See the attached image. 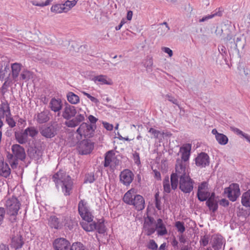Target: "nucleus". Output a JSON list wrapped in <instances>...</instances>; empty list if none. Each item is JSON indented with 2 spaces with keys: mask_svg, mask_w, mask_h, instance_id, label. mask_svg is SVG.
I'll return each mask as SVG.
<instances>
[{
  "mask_svg": "<svg viewBox=\"0 0 250 250\" xmlns=\"http://www.w3.org/2000/svg\"><path fill=\"white\" fill-rule=\"evenodd\" d=\"M164 97L167 99L168 101L171 102L172 104L177 105L179 108L180 106L178 104V100L173 97L171 94H166Z\"/></svg>",
  "mask_w": 250,
  "mask_h": 250,
  "instance_id": "48",
  "label": "nucleus"
},
{
  "mask_svg": "<svg viewBox=\"0 0 250 250\" xmlns=\"http://www.w3.org/2000/svg\"><path fill=\"white\" fill-rule=\"evenodd\" d=\"M209 156L204 152L199 154L195 159V164L197 166L205 167L209 164Z\"/></svg>",
  "mask_w": 250,
  "mask_h": 250,
  "instance_id": "19",
  "label": "nucleus"
},
{
  "mask_svg": "<svg viewBox=\"0 0 250 250\" xmlns=\"http://www.w3.org/2000/svg\"><path fill=\"white\" fill-rule=\"evenodd\" d=\"M124 202L129 205H133L137 210H142L145 208V200L140 195L136 194L135 190L131 188L124 195Z\"/></svg>",
  "mask_w": 250,
  "mask_h": 250,
  "instance_id": "3",
  "label": "nucleus"
},
{
  "mask_svg": "<svg viewBox=\"0 0 250 250\" xmlns=\"http://www.w3.org/2000/svg\"><path fill=\"white\" fill-rule=\"evenodd\" d=\"M96 180L93 172H90L85 174L84 183H92Z\"/></svg>",
  "mask_w": 250,
  "mask_h": 250,
  "instance_id": "43",
  "label": "nucleus"
},
{
  "mask_svg": "<svg viewBox=\"0 0 250 250\" xmlns=\"http://www.w3.org/2000/svg\"><path fill=\"white\" fill-rule=\"evenodd\" d=\"M169 29L170 27L169 26H167V27L160 26L157 29L158 34L160 36H164L168 32Z\"/></svg>",
  "mask_w": 250,
  "mask_h": 250,
  "instance_id": "46",
  "label": "nucleus"
},
{
  "mask_svg": "<svg viewBox=\"0 0 250 250\" xmlns=\"http://www.w3.org/2000/svg\"><path fill=\"white\" fill-rule=\"evenodd\" d=\"M5 214L4 208L0 207V226L2 224Z\"/></svg>",
  "mask_w": 250,
  "mask_h": 250,
  "instance_id": "57",
  "label": "nucleus"
},
{
  "mask_svg": "<svg viewBox=\"0 0 250 250\" xmlns=\"http://www.w3.org/2000/svg\"><path fill=\"white\" fill-rule=\"evenodd\" d=\"M49 226L57 229H62L63 226L62 218H58L55 216H51L48 221Z\"/></svg>",
  "mask_w": 250,
  "mask_h": 250,
  "instance_id": "21",
  "label": "nucleus"
},
{
  "mask_svg": "<svg viewBox=\"0 0 250 250\" xmlns=\"http://www.w3.org/2000/svg\"><path fill=\"white\" fill-rule=\"evenodd\" d=\"M8 79V78H7ZM10 82L8 81V80H6L3 84H2L1 88L0 89V92L2 96H4L5 93L8 90V88L9 86Z\"/></svg>",
  "mask_w": 250,
  "mask_h": 250,
  "instance_id": "45",
  "label": "nucleus"
},
{
  "mask_svg": "<svg viewBox=\"0 0 250 250\" xmlns=\"http://www.w3.org/2000/svg\"><path fill=\"white\" fill-rule=\"evenodd\" d=\"M15 136L17 141L20 144H24L28 141V135L25 130L22 132H16Z\"/></svg>",
  "mask_w": 250,
  "mask_h": 250,
  "instance_id": "25",
  "label": "nucleus"
},
{
  "mask_svg": "<svg viewBox=\"0 0 250 250\" xmlns=\"http://www.w3.org/2000/svg\"><path fill=\"white\" fill-rule=\"evenodd\" d=\"M11 170L8 165L2 162L0 164V175L4 177L7 178L9 176Z\"/></svg>",
  "mask_w": 250,
  "mask_h": 250,
  "instance_id": "30",
  "label": "nucleus"
},
{
  "mask_svg": "<svg viewBox=\"0 0 250 250\" xmlns=\"http://www.w3.org/2000/svg\"><path fill=\"white\" fill-rule=\"evenodd\" d=\"M231 130L233 131V132L236 133L237 134L239 135H241L243 136L244 137V136L247 135V134L244 133L243 132H242L241 130L237 128L234 127H230Z\"/></svg>",
  "mask_w": 250,
  "mask_h": 250,
  "instance_id": "59",
  "label": "nucleus"
},
{
  "mask_svg": "<svg viewBox=\"0 0 250 250\" xmlns=\"http://www.w3.org/2000/svg\"><path fill=\"white\" fill-rule=\"evenodd\" d=\"M184 165L181 160H177L176 165V171L175 173H172L170 175V184L171 188L175 190L178 185V179L180 180V176L182 175V172L183 171Z\"/></svg>",
  "mask_w": 250,
  "mask_h": 250,
  "instance_id": "7",
  "label": "nucleus"
},
{
  "mask_svg": "<svg viewBox=\"0 0 250 250\" xmlns=\"http://www.w3.org/2000/svg\"><path fill=\"white\" fill-rule=\"evenodd\" d=\"M149 132L152 133L155 138H159L160 136H162V133L159 130H156L153 128H150L148 131Z\"/></svg>",
  "mask_w": 250,
  "mask_h": 250,
  "instance_id": "52",
  "label": "nucleus"
},
{
  "mask_svg": "<svg viewBox=\"0 0 250 250\" xmlns=\"http://www.w3.org/2000/svg\"><path fill=\"white\" fill-rule=\"evenodd\" d=\"M225 240L221 235H216L211 241L212 247L214 250H223Z\"/></svg>",
  "mask_w": 250,
  "mask_h": 250,
  "instance_id": "18",
  "label": "nucleus"
},
{
  "mask_svg": "<svg viewBox=\"0 0 250 250\" xmlns=\"http://www.w3.org/2000/svg\"><path fill=\"white\" fill-rule=\"evenodd\" d=\"M70 250H84V249L81 243H76L72 244Z\"/></svg>",
  "mask_w": 250,
  "mask_h": 250,
  "instance_id": "51",
  "label": "nucleus"
},
{
  "mask_svg": "<svg viewBox=\"0 0 250 250\" xmlns=\"http://www.w3.org/2000/svg\"><path fill=\"white\" fill-rule=\"evenodd\" d=\"M179 180V189L184 193H189L193 189L194 181L190 178L185 166Z\"/></svg>",
  "mask_w": 250,
  "mask_h": 250,
  "instance_id": "4",
  "label": "nucleus"
},
{
  "mask_svg": "<svg viewBox=\"0 0 250 250\" xmlns=\"http://www.w3.org/2000/svg\"><path fill=\"white\" fill-rule=\"evenodd\" d=\"M93 217L90 216V219H83L84 221L81 223L82 228L86 231H93L95 229V222L93 221Z\"/></svg>",
  "mask_w": 250,
  "mask_h": 250,
  "instance_id": "23",
  "label": "nucleus"
},
{
  "mask_svg": "<svg viewBox=\"0 0 250 250\" xmlns=\"http://www.w3.org/2000/svg\"><path fill=\"white\" fill-rule=\"evenodd\" d=\"M62 222L63 224V226L68 228L69 229H71L73 228V222L69 218L65 216L62 217Z\"/></svg>",
  "mask_w": 250,
  "mask_h": 250,
  "instance_id": "39",
  "label": "nucleus"
},
{
  "mask_svg": "<svg viewBox=\"0 0 250 250\" xmlns=\"http://www.w3.org/2000/svg\"><path fill=\"white\" fill-rule=\"evenodd\" d=\"M143 229L146 232L147 235H150L154 233L156 230V223L154 218L150 216H147L145 219Z\"/></svg>",
  "mask_w": 250,
  "mask_h": 250,
  "instance_id": "13",
  "label": "nucleus"
},
{
  "mask_svg": "<svg viewBox=\"0 0 250 250\" xmlns=\"http://www.w3.org/2000/svg\"><path fill=\"white\" fill-rule=\"evenodd\" d=\"M175 227L178 231L180 233H183L185 231V227L184 222L181 221H177L175 223Z\"/></svg>",
  "mask_w": 250,
  "mask_h": 250,
  "instance_id": "47",
  "label": "nucleus"
},
{
  "mask_svg": "<svg viewBox=\"0 0 250 250\" xmlns=\"http://www.w3.org/2000/svg\"><path fill=\"white\" fill-rule=\"evenodd\" d=\"M218 49L219 53L224 56V54H227V49L226 47L223 45H219L218 47Z\"/></svg>",
  "mask_w": 250,
  "mask_h": 250,
  "instance_id": "60",
  "label": "nucleus"
},
{
  "mask_svg": "<svg viewBox=\"0 0 250 250\" xmlns=\"http://www.w3.org/2000/svg\"><path fill=\"white\" fill-rule=\"evenodd\" d=\"M12 77L14 80L18 81L19 72L21 70V64L18 63H14L11 64Z\"/></svg>",
  "mask_w": 250,
  "mask_h": 250,
  "instance_id": "29",
  "label": "nucleus"
},
{
  "mask_svg": "<svg viewBox=\"0 0 250 250\" xmlns=\"http://www.w3.org/2000/svg\"><path fill=\"white\" fill-rule=\"evenodd\" d=\"M78 211L81 217L83 219H90L92 216L87 206V202L84 200H81L78 204Z\"/></svg>",
  "mask_w": 250,
  "mask_h": 250,
  "instance_id": "14",
  "label": "nucleus"
},
{
  "mask_svg": "<svg viewBox=\"0 0 250 250\" xmlns=\"http://www.w3.org/2000/svg\"><path fill=\"white\" fill-rule=\"evenodd\" d=\"M164 190L165 192L169 193L170 192V185L168 177H167L163 181Z\"/></svg>",
  "mask_w": 250,
  "mask_h": 250,
  "instance_id": "41",
  "label": "nucleus"
},
{
  "mask_svg": "<svg viewBox=\"0 0 250 250\" xmlns=\"http://www.w3.org/2000/svg\"><path fill=\"white\" fill-rule=\"evenodd\" d=\"M157 229V233L159 235L163 236L167 234V231L163 223L162 219L159 218L157 219L156 223V229Z\"/></svg>",
  "mask_w": 250,
  "mask_h": 250,
  "instance_id": "26",
  "label": "nucleus"
},
{
  "mask_svg": "<svg viewBox=\"0 0 250 250\" xmlns=\"http://www.w3.org/2000/svg\"><path fill=\"white\" fill-rule=\"evenodd\" d=\"M162 49L165 53L168 54L169 57H171L172 56L173 52L170 48L164 47Z\"/></svg>",
  "mask_w": 250,
  "mask_h": 250,
  "instance_id": "64",
  "label": "nucleus"
},
{
  "mask_svg": "<svg viewBox=\"0 0 250 250\" xmlns=\"http://www.w3.org/2000/svg\"><path fill=\"white\" fill-rule=\"evenodd\" d=\"M153 65V61L152 58H149L146 59L145 63L144 66L146 67L147 69H151Z\"/></svg>",
  "mask_w": 250,
  "mask_h": 250,
  "instance_id": "53",
  "label": "nucleus"
},
{
  "mask_svg": "<svg viewBox=\"0 0 250 250\" xmlns=\"http://www.w3.org/2000/svg\"><path fill=\"white\" fill-rule=\"evenodd\" d=\"M11 150L14 154V160L11 162V166L13 168H16L18 164V160L24 161L26 157L24 148L19 144L12 146Z\"/></svg>",
  "mask_w": 250,
  "mask_h": 250,
  "instance_id": "6",
  "label": "nucleus"
},
{
  "mask_svg": "<svg viewBox=\"0 0 250 250\" xmlns=\"http://www.w3.org/2000/svg\"><path fill=\"white\" fill-rule=\"evenodd\" d=\"M77 112L74 106L67 104L63 109L62 116L64 119L69 121L75 117Z\"/></svg>",
  "mask_w": 250,
  "mask_h": 250,
  "instance_id": "16",
  "label": "nucleus"
},
{
  "mask_svg": "<svg viewBox=\"0 0 250 250\" xmlns=\"http://www.w3.org/2000/svg\"><path fill=\"white\" fill-rule=\"evenodd\" d=\"M96 228L95 230H97L99 233H104L105 231V228L104 224L102 222H100L98 224L95 223Z\"/></svg>",
  "mask_w": 250,
  "mask_h": 250,
  "instance_id": "44",
  "label": "nucleus"
},
{
  "mask_svg": "<svg viewBox=\"0 0 250 250\" xmlns=\"http://www.w3.org/2000/svg\"><path fill=\"white\" fill-rule=\"evenodd\" d=\"M206 205L210 210L215 212L218 208V203L217 201H211L210 199H208L206 202Z\"/></svg>",
  "mask_w": 250,
  "mask_h": 250,
  "instance_id": "35",
  "label": "nucleus"
},
{
  "mask_svg": "<svg viewBox=\"0 0 250 250\" xmlns=\"http://www.w3.org/2000/svg\"><path fill=\"white\" fill-rule=\"evenodd\" d=\"M62 104L61 100L52 98L49 104V106L52 111L57 112L62 108Z\"/></svg>",
  "mask_w": 250,
  "mask_h": 250,
  "instance_id": "24",
  "label": "nucleus"
},
{
  "mask_svg": "<svg viewBox=\"0 0 250 250\" xmlns=\"http://www.w3.org/2000/svg\"><path fill=\"white\" fill-rule=\"evenodd\" d=\"M92 80L95 83H96V82L98 81L100 82L101 84H105L107 85H111L112 84L111 80L108 78L105 75H100L99 76H96L94 77Z\"/></svg>",
  "mask_w": 250,
  "mask_h": 250,
  "instance_id": "27",
  "label": "nucleus"
},
{
  "mask_svg": "<svg viewBox=\"0 0 250 250\" xmlns=\"http://www.w3.org/2000/svg\"><path fill=\"white\" fill-rule=\"evenodd\" d=\"M241 203L245 207H250V189L243 193Z\"/></svg>",
  "mask_w": 250,
  "mask_h": 250,
  "instance_id": "31",
  "label": "nucleus"
},
{
  "mask_svg": "<svg viewBox=\"0 0 250 250\" xmlns=\"http://www.w3.org/2000/svg\"><path fill=\"white\" fill-rule=\"evenodd\" d=\"M50 112L48 110H44L38 113L36 115L35 119L39 124H43L47 123L50 120Z\"/></svg>",
  "mask_w": 250,
  "mask_h": 250,
  "instance_id": "22",
  "label": "nucleus"
},
{
  "mask_svg": "<svg viewBox=\"0 0 250 250\" xmlns=\"http://www.w3.org/2000/svg\"><path fill=\"white\" fill-rule=\"evenodd\" d=\"M190 149L191 145L190 144H187L186 146L180 148V151L182 152L181 158L184 162H186L188 160Z\"/></svg>",
  "mask_w": 250,
  "mask_h": 250,
  "instance_id": "28",
  "label": "nucleus"
},
{
  "mask_svg": "<svg viewBox=\"0 0 250 250\" xmlns=\"http://www.w3.org/2000/svg\"><path fill=\"white\" fill-rule=\"evenodd\" d=\"M114 153L112 150H110L106 152L104 158V166L105 167H107L110 166V163L112 161V159L114 157Z\"/></svg>",
  "mask_w": 250,
  "mask_h": 250,
  "instance_id": "34",
  "label": "nucleus"
},
{
  "mask_svg": "<svg viewBox=\"0 0 250 250\" xmlns=\"http://www.w3.org/2000/svg\"><path fill=\"white\" fill-rule=\"evenodd\" d=\"M30 74L29 71H24L21 74L20 79L22 80H28L30 79Z\"/></svg>",
  "mask_w": 250,
  "mask_h": 250,
  "instance_id": "56",
  "label": "nucleus"
},
{
  "mask_svg": "<svg viewBox=\"0 0 250 250\" xmlns=\"http://www.w3.org/2000/svg\"><path fill=\"white\" fill-rule=\"evenodd\" d=\"M93 148V143L89 140H83L78 145L77 149L80 154L86 155L89 154Z\"/></svg>",
  "mask_w": 250,
  "mask_h": 250,
  "instance_id": "12",
  "label": "nucleus"
},
{
  "mask_svg": "<svg viewBox=\"0 0 250 250\" xmlns=\"http://www.w3.org/2000/svg\"><path fill=\"white\" fill-rule=\"evenodd\" d=\"M147 248L152 250H157L158 246L155 241L153 239L150 240L147 246Z\"/></svg>",
  "mask_w": 250,
  "mask_h": 250,
  "instance_id": "55",
  "label": "nucleus"
},
{
  "mask_svg": "<svg viewBox=\"0 0 250 250\" xmlns=\"http://www.w3.org/2000/svg\"><path fill=\"white\" fill-rule=\"evenodd\" d=\"M23 244L24 241L21 235L18 232L15 233L11 239V247L17 250L21 248Z\"/></svg>",
  "mask_w": 250,
  "mask_h": 250,
  "instance_id": "20",
  "label": "nucleus"
},
{
  "mask_svg": "<svg viewBox=\"0 0 250 250\" xmlns=\"http://www.w3.org/2000/svg\"><path fill=\"white\" fill-rule=\"evenodd\" d=\"M65 10V7H62L60 5H55L52 6L51 8V11L52 12H55L58 13L62 12V11L64 12Z\"/></svg>",
  "mask_w": 250,
  "mask_h": 250,
  "instance_id": "49",
  "label": "nucleus"
},
{
  "mask_svg": "<svg viewBox=\"0 0 250 250\" xmlns=\"http://www.w3.org/2000/svg\"><path fill=\"white\" fill-rule=\"evenodd\" d=\"M207 183L205 182H202L199 186L198 188V191H205L204 190L207 188Z\"/></svg>",
  "mask_w": 250,
  "mask_h": 250,
  "instance_id": "58",
  "label": "nucleus"
},
{
  "mask_svg": "<svg viewBox=\"0 0 250 250\" xmlns=\"http://www.w3.org/2000/svg\"><path fill=\"white\" fill-rule=\"evenodd\" d=\"M134 178L133 173L129 169H125L120 175V181L125 186H128Z\"/></svg>",
  "mask_w": 250,
  "mask_h": 250,
  "instance_id": "15",
  "label": "nucleus"
},
{
  "mask_svg": "<svg viewBox=\"0 0 250 250\" xmlns=\"http://www.w3.org/2000/svg\"><path fill=\"white\" fill-rule=\"evenodd\" d=\"M197 195L199 200L200 201H207L209 196V193L206 191H197Z\"/></svg>",
  "mask_w": 250,
  "mask_h": 250,
  "instance_id": "37",
  "label": "nucleus"
},
{
  "mask_svg": "<svg viewBox=\"0 0 250 250\" xmlns=\"http://www.w3.org/2000/svg\"><path fill=\"white\" fill-rule=\"evenodd\" d=\"M96 128V126L95 125L83 123L80 125L76 132L81 136H83L85 138H90L93 136Z\"/></svg>",
  "mask_w": 250,
  "mask_h": 250,
  "instance_id": "8",
  "label": "nucleus"
},
{
  "mask_svg": "<svg viewBox=\"0 0 250 250\" xmlns=\"http://www.w3.org/2000/svg\"><path fill=\"white\" fill-rule=\"evenodd\" d=\"M222 15V11L220 10V8H219L217 12H215L214 13H213L210 15L206 16L203 17L201 19H200L199 20V21L200 22H204L205 21H206L215 17V16H218L220 17Z\"/></svg>",
  "mask_w": 250,
  "mask_h": 250,
  "instance_id": "38",
  "label": "nucleus"
},
{
  "mask_svg": "<svg viewBox=\"0 0 250 250\" xmlns=\"http://www.w3.org/2000/svg\"><path fill=\"white\" fill-rule=\"evenodd\" d=\"M208 241H209V238H208V236L204 235V236L201 237L200 240V243L201 245L205 247V246H206L208 244Z\"/></svg>",
  "mask_w": 250,
  "mask_h": 250,
  "instance_id": "54",
  "label": "nucleus"
},
{
  "mask_svg": "<svg viewBox=\"0 0 250 250\" xmlns=\"http://www.w3.org/2000/svg\"><path fill=\"white\" fill-rule=\"evenodd\" d=\"M103 125L104 127L107 130H112L113 128V126L112 125L106 122H103Z\"/></svg>",
  "mask_w": 250,
  "mask_h": 250,
  "instance_id": "62",
  "label": "nucleus"
},
{
  "mask_svg": "<svg viewBox=\"0 0 250 250\" xmlns=\"http://www.w3.org/2000/svg\"><path fill=\"white\" fill-rule=\"evenodd\" d=\"M233 28L230 22L222 23L219 26H217L215 30V34L217 36L222 38L227 43H234L236 47L243 48L246 44V39L244 35H240L235 40L233 39V34L232 30Z\"/></svg>",
  "mask_w": 250,
  "mask_h": 250,
  "instance_id": "1",
  "label": "nucleus"
},
{
  "mask_svg": "<svg viewBox=\"0 0 250 250\" xmlns=\"http://www.w3.org/2000/svg\"><path fill=\"white\" fill-rule=\"evenodd\" d=\"M33 151L35 154V155L34 156V158L38 159L39 157L42 156V153L39 149L35 147L33 149Z\"/></svg>",
  "mask_w": 250,
  "mask_h": 250,
  "instance_id": "61",
  "label": "nucleus"
},
{
  "mask_svg": "<svg viewBox=\"0 0 250 250\" xmlns=\"http://www.w3.org/2000/svg\"><path fill=\"white\" fill-rule=\"evenodd\" d=\"M88 120L90 121V125H94L98 121V119L93 116V115H89L88 117Z\"/></svg>",
  "mask_w": 250,
  "mask_h": 250,
  "instance_id": "63",
  "label": "nucleus"
},
{
  "mask_svg": "<svg viewBox=\"0 0 250 250\" xmlns=\"http://www.w3.org/2000/svg\"><path fill=\"white\" fill-rule=\"evenodd\" d=\"M52 179L56 187H58L59 185H61L65 195L70 194L73 186V182L69 175L63 170H60L53 175Z\"/></svg>",
  "mask_w": 250,
  "mask_h": 250,
  "instance_id": "2",
  "label": "nucleus"
},
{
  "mask_svg": "<svg viewBox=\"0 0 250 250\" xmlns=\"http://www.w3.org/2000/svg\"><path fill=\"white\" fill-rule=\"evenodd\" d=\"M55 250H70V243L64 238L56 239L53 243Z\"/></svg>",
  "mask_w": 250,
  "mask_h": 250,
  "instance_id": "17",
  "label": "nucleus"
},
{
  "mask_svg": "<svg viewBox=\"0 0 250 250\" xmlns=\"http://www.w3.org/2000/svg\"><path fill=\"white\" fill-rule=\"evenodd\" d=\"M5 116H6V122L11 127H14L16 125V123L14 120L11 118V114L10 115H8V113H6Z\"/></svg>",
  "mask_w": 250,
  "mask_h": 250,
  "instance_id": "50",
  "label": "nucleus"
},
{
  "mask_svg": "<svg viewBox=\"0 0 250 250\" xmlns=\"http://www.w3.org/2000/svg\"><path fill=\"white\" fill-rule=\"evenodd\" d=\"M68 101L71 104H76L80 101L79 97L72 92H69L67 94Z\"/></svg>",
  "mask_w": 250,
  "mask_h": 250,
  "instance_id": "33",
  "label": "nucleus"
},
{
  "mask_svg": "<svg viewBox=\"0 0 250 250\" xmlns=\"http://www.w3.org/2000/svg\"><path fill=\"white\" fill-rule=\"evenodd\" d=\"M215 139L218 143L221 145H226L229 140L227 136L222 133H220L218 136H216Z\"/></svg>",
  "mask_w": 250,
  "mask_h": 250,
  "instance_id": "36",
  "label": "nucleus"
},
{
  "mask_svg": "<svg viewBox=\"0 0 250 250\" xmlns=\"http://www.w3.org/2000/svg\"><path fill=\"white\" fill-rule=\"evenodd\" d=\"M224 194L231 201H235L240 195L239 186L236 183L231 184L224 189Z\"/></svg>",
  "mask_w": 250,
  "mask_h": 250,
  "instance_id": "9",
  "label": "nucleus"
},
{
  "mask_svg": "<svg viewBox=\"0 0 250 250\" xmlns=\"http://www.w3.org/2000/svg\"><path fill=\"white\" fill-rule=\"evenodd\" d=\"M5 205L7 214L10 216V220L11 222L15 221L21 205L19 201L17 198L13 197L6 201Z\"/></svg>",
  "mask_w": 250,
  "mask_h": 250,
  "instance_id": "5",
  "label": "nucleus"
},
{
  "mask_svg": "<svg viewBox=\"0 0 250 250\" xmlns=\"http://www.w3.org/2000/svg\"><path fill=\"white\" fill-rule=\"evenodd\" d=\"M86 116L85 112H81L79 111L77 114L73 117V118L69 121L65 122V125L68 127H75L80 124V123L85 120Z\"/></svg>",
  "mask_w": 250,
  "mask_h": 250,
  "instance_id": "10",
  "label": "nucleus"
},
{
  "mask_svg": "<svg viewBox=\"0 0 250 250\" xmlns=\"http://www.w3.org/2000/svg\"><path fill=\"white\" fill-rule=\"evenodd\" d=\"M77 0H73L72 1H66L62 6V7H65V8L64 12H66L67 11H68L70 8L75 6Z\"/></svg>",
  "mask_w": 250,
  "mask_h": 250,
  "instance_id": "42",
  "label": "nucleus"
},
{
  "mask_svg": "<svg viewBox=\"0 0 250 250\" xmlns=\"http://www.w3.org/2000/svg\"><path fill=\"white\" fill-rule=\"evenodd\" d=\"M6 113H8V115H10V110L9 104L7 102H5L0 104V116L3 117Z\"/></svg>",
  "mask_w": 250,
  "mask_h": 250,
  "instance_id": "32",
  "label": "nucleus"
},
{
  "mask_svg": "<svg viewBox=\"0 0 250 250\" xmlns=\"http://www.w3.org/2000/svg\"><path fill=\"white\" fill-rule=\"evenodd\" d=\"M25 130L27 131L28 136L32 138L35 137L38 133V131L34 126L28 127Z\"/></svg>",
  "mask_w": 250,
  "mask_h": 250,
  "instance_id": "40",
  "label": "nucleus"
},
{
  "mask_svg": "<svg viewBox=\"0 0 250 250\" xmlns=\"http://www.w3.org/2000/svg\"><path fill=\"white\" fill-rule=\"evenodd\" d=\"M40 133L42 136L46 138H52L57 135V125H43L40 128Z\"/></svg>",
  "mask_w": 250,
  "mask_h": 250,
  "instance_id": "11",
  "label": "nucleus"
}]
</instances>
